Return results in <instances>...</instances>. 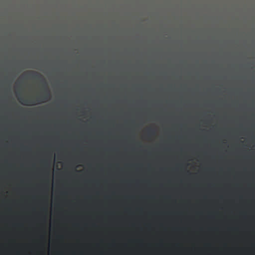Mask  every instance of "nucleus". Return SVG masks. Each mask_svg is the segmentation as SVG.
I'll list each match as a JSON object with an SVG mask.
<instances>
[{
    "label": "nucleus",
    "mask_w": 255,
    "mask_h": 255,
    "mask_svg": "<svg viewBox=\"0 0 255 255\" xmlns=\"http://www.w3.org/2000/svg\"><path fill=\"white\" fill-rule=\"evenodd\" d=\"M16 95L17 100H18L19 102L22 105L32 106L36 105L35 101L23 99V97L21 96V94L20 93V92L18 91H16Z\"/></svg>",
    "instance_id": "2"
},
{
    "label": "nucleus",
    "mask_w": 255,
    "mask_h": 255,
    "mask_svg": "<svg viewBox=\"0 0 255 255\" xmlns=\"http://www.w3.org/2000/svg\"><path fill=\"white\" fill-rule=\"evenodd\" d=\"M0 157H1V158L2 157V156H1V155L0 156Z\"/></svg>",
    "instance_id": "9"
},
{
    "label": "nucleus",
    "mask_w": 255,
    "mask_h": 255,
    "mask_svg": "<svg viewBox=\"0 0 255 255\" xmlns=\"http://www.w3.org/2000/svg\"><path fill=\"white\" fill-rule=\"evenodd\" d=\"M27 75L28 76L31 77L33 79L41 80L44 83V87L45 89V93L41 96H38L36 97L35 102H37L38 104L42 103L47 101L51 99V94L49 91L47 87V85L44 79H43L42 75L36 71H28L23 74L22 78L25 76Z\"/></svg>",
    "instance_id": "1"
},
{
    "label": "nucleus",
    "mask_w": 255,
    "mask_h": 255,
    "mask_svg": "<svg viewBox=\"0 0 255 255\" xmlns=\"http://www.w3.org/2000/svg\"><path fill=\"white\" fill-rule=\"evenodd\" d=\"M20 85V83L19 81H17L16 83V86H19Z\"/></svg>",
    "instance_id": "5"
},
{
    "label": "nucleus",
    "mask_w": 255,
    "mask_h": 255,
    "mask_svg": "<svg viewBox=\"0 0 255 255\" xmlns=\"http://www.w3.org/2000/svg\"><path fill=\"white\" fill-rule=\"evenodd\" d=\"M44 163L45 166V169L47 170L49 168V163H48V161L47 160H44Z\"/></svg>",
    "instance_id": "3"
},
{
    "label": "nucleus",
    "mask_w": 255,
    "mask_h": 255,
    "mask_svg": "<svg viewBox=\"0 0 255 255\" xmlns=\"http://www.w3.org/2000/svg\"><path fill=\"white\" fill-rule=\"evenodd\" d=\"M0 214L1 215V214H2V213H0Z\"/></svg>",
    "instance_id": "12"
},
{
    "label": "nucleus",
    "mask_w": 255,
    "mask_h": 255,
    "mask_svg": "<svg viewBox=\"0 0 255 255\" xmlns=\"http://www.w3.org/2000/svg\"><path fill=\"white\" fill-rule=\"evenodd\" d=\"M148 132L150 134H155V132L153 130H152L151 129H150V128L148 129Z\"/></svg>",
    "instance_id": "4"
},
{
    "label": "nucleus",
    "mask_w": 255,
    "mask_h": 255,
    "mask_svg": "<svg viewBox=\"0 0 255 255\" xmlns=\"http://www.w3.org/2000/svg\"><path fill=\"white\" fill-rule=\"evenodd\" d=\"M45 182L46 181V179H45Z\"/></svg>",
    "instance_id": "8"
},
{
    "label": "nucleus",
    "mask_w": 255,
    "mask_h": 255,
    "mask_svg": "<svg viewBox=\"0 0 255 255\" xmlns=\"http://www.w3.org/2000/svg\"><path fill=\"white\" fill-rule=\"evenodd\" d=\"M48 175H49V173H48V172H46V174H45V175H46V176H48Z\"/></svg>",
    "instance_id": "6"
},
{
    "label": "nucleus",
    "mask_w": 255,
    "mask_h": 255,
    "mask_svg": "<svg viewBox=\"0 0 255 255\" xmlns=\"http://www.w3.org/2000/svg\"><path fill=\"white\" fill-rule=\"evenodd\" d=\"M0 194H1V196L2 195V193L1 192L0 193Z\"/></svg>",
    "instance_id": "7"
},
{
    "label": "nucleus",
    "mask_w": 255,
    "mask_h": 255,
    "mask_svg": "<svg viewBox=\"0 0 255 255\" xmlns=\"http://www.w3.org/2000/svg\"><path fill=\"white\" fill-rule=\"evenodd\" d=\"M0 173H1V174L2 173V172H1V171L0 172Z\"/></svg>",
    "instance_id": "10"
},
{
    "label": "nucleus",
    "mask_w": 255,
    "mask_h": 255,
    "mask_svg": "<svg viewBox=\"0 0 255 255\" xmlns=\"http://www.w3.org/2000/svg\"><path fill=\"white\" fill-rule=\"evenodd\" d=\"M0 230H2V228H0Z\"/></svg>",
    "instance_id": "11"
}]
</instances>
